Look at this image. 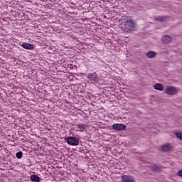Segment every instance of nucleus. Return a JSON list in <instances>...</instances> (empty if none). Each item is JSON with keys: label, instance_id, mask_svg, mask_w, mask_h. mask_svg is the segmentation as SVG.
<instances>
[{"label": "nucleus", "instance_id": "1", "mask_svg": "<svg viewBox=\"0 0 182 182\" xmlns=\"http://www.w3.org/2000/svg\"><path fill=\"white\" fill-rule=\"evenodd\" d=\"M119 26L120 29L124 31V32H132V31L136 28V23H134V21L129 18V17L126 16L121 18Z\"/></svg>", "mask_w": 182, "mask_h": 182}, {"label": "nucleus", "instance_id": "2", "mask_svg": "<svg viewBox=\"0 0 182 182\" xmlns=\"http://www.w3.org/2000/svg\"><path fill=\"white\" fill-rule=\"evenodd\" d=\"M87 77L90 83H99V80H100L99 75L96 72L88 73Z\"/></svg>", "mask_w": 182, "mask_h": 182}, {"label": "nucleus", "instance_id": "3", "mask_svg": "<svg viewBox=\"0 0 182 182\" xmlns=\"http://www.w3.org/2000/svg\"><path fill=\"white\" fill-rule=\"evenodd\" d=\"M65 141L70 146H79V139L75 136H68L65 138Z\"/></svg>", "mask_w": 182, "mask_h": 182}, {"label": "nucleus", "instance_id": "4", "mask_svg": "<svg viewBox=\"0 0 182 182\" xmlns=\"http://www.w3.org/2000/svg\"><path fill=\"white\" fill-rule=\"evenodd\" d=\"M164 93L169 96H174L176 93H178V90H177V88L174 86H166Z\"/></svg>", "mask_w": 182, "mask_h": 182}, {"label": "nucleus", "instance_id": "5", "mask_svg": "<svg viewBox=\"0 0 182 182\" xmlns=\"http://www.w3.org/2000/svg\"><path fill=\"white\" fill-rule=\"evenodd\" d=\"M87 129V125L79 124L75 125V127L73 128V130H75V132H80L81 133H83V132H86Z\"/></svg>", "mask_w": 182, "mask_h": 182}, {"label": "nucleus", "instance_id": "6", "mask_svg": "<svg viewBox=\"0 0 182 182\" xmlns=\"http://www.w3.org/2000/svg\"><path fill=\"white\" fill-rule=\"evenodd\" d=\"M122 182H136V179L132 176L124 175L121 176Z\"/></svg>", "mask_w": 182, "mask_h": 182}, {"label": "nucleus", "instance_id": "7", "mask_svg": "<svg viewBox=\"0 0 182 182\" xmlns=\"http://www.w3.org/2000/svg\"><path fill=\"white\" fill-rule=\"evenodd\" d=\"M126 125L124 124H114L112 125V129L117 130V132H122V130L126 129Z\"/></svg>", "mask_w": 182, "mask_h": 182}, {"label": "nucleus", "instance_id": "8", "mask_svg": "<svg viewBox=\"0 0 182 182\" xmlns=\"http://www.w3.org/2000/svg\"><path fill=\"white\" fill-rule=\"evenodd\" d=\"M20 46H21V48H23V49H27L28 50H33V49L35 48L33 47V44L25 42L21 44Z\"/></svg>", "mask_w": 182, "mask_h": 182}, {"label": "nucleus", "instance_id": "9", "mask_svg": "<svg viewBox=\"0 0 182 182\" xmlns=\"http://www.w3.org/2000/svg\"><path fill=\"white\" fill-rule=\"evenodd\" d=\"M173 41V38L168 35H165L161 38L162 43L168 44Z\"/></svg>", "mask_w": 182, "mask_h": 182}, {"label": "nucleus", "instance_id": "10", "mask_svg": "<svg viewBox=\"0 0 182 182\" xmlns=\"http://www.w3.org/2000/svg\"><path fill=\"white\" fill-rule=\"evenodd\" d=\"M151 170L155 171V173H159V171H161V166L156 164L152 165L151 166Z\"/></svg>", "mask_w": 182, "mask_h": 182}, {"label": "nucleus", "instance_id": "11", "mask_svg": "<svg viewBox=\"0 0 182 182\" xmlns=\"http://www.w3.org/2000/svg\"><path fill=\"white\" fill-rule=\"evenodd\" d=\"M155 90H159L160 92H163L164 90V85L163 84L156 83L154 85Z\"/></svg>", "mask_w": 182, "mask_h": 182}, {"label": "nucleus", "instance_id": "12", "mask_svg": "<svg viewBox=\"0 0 182 182\" xmlns=\"http://www.w3.org/2000/svg\"><path fill=\"white\" fill-rule=\"evenodd\" d=\"M172 147L173 146H171V144H165L164 146H161V150H163V151H170Z\"/></svg>", "mask_w": 182, "mask_h": 182}, {"label": "nucleus", "instance_id": "13", "mask_svg": "<svg viewBox=\"0 0 182 182\" xmlns=\"http://www.w3.org/2000/svg\"><path fill=\"white\" fill-rule=\"evenodd\" d=\"M157 56V54L154 51H149L146 53V57L149 59H153V58H156Z\"/></svg>", "mask_w": 182, "mask_h": 182}, {"label": "nucleus", "instance_id": "14", "mask_svg": "<svg viewBox=\"0 0 182 182\" xmlns=\"http://www.w3.org/2000/svg\"><path fill=\"white\" fill-rule=\"evenodd\" d=\"M31 181H35V182H39L41 181V177L36 176V175H32L30 177Z\"/></svg>", "mask_w": 182, "mask_h": 182}, {"label": "nucleus", "instance_id": "15", "mask_svg": "<svg viewBox=\"0 0 182 182\" xmlns=\"http://www.w3.org/2000/svg\"><path fill=\"white\" fill-rule=\"evenodd\" d=\"M166 16H159V17H156L155 19L156 21H159V22H164L166 21Z\"/></svg>", "mask_w": 182, "mask_h": 182}, {"label": "nucleus", "instance_id": "16", "mask_svg": "<svg viewBox=\"0 0 182 182\" xmlns=\"http://www.w3.org/2000/svg\"><path fill=\"white\" fill-rule=\"evenodd\" d=\"M176 136L179 140H182V133L181 132H176Z\"/></svg>", "mask_w": 182, "mask_h": 182}, {"label": "nucleus", "instance_id": "17", "mask_svg": "<svg viewBox=\"0 0 182 182\" xmlns=\"http://www.w3.org/2000/svg\"><path fill=\"white\" fill-rule=\"evenodd\" d=\"M22 151H18L16 154V156L17 159H22Z\"/></svg>", "mask_w": 182, "mask_h": 182}, {"label": "nucleus", "instance_id": "18", "mask_svg": "<svg viewBox=\"0 0 182 182\" xmlns=\"http://www.w3.org/2000/svg\"><path fill=\"white\" fill-rule=\"evenodd\" d=\"M178 176L179 177H182V170H180V171H178Z\"/></svg>", "mask_w": 182, "mask_h": 182}]
</instances>
